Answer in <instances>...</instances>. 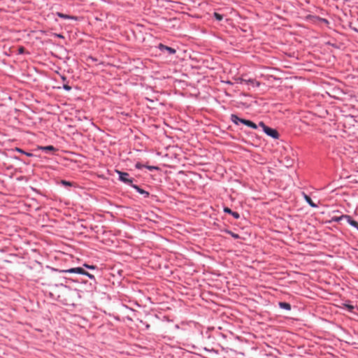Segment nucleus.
Instances as JSON below:
<instances>
[{"instance_id":"obj_1","label":"nucleus","mask_w":358,"mask_h":358,"mask_svg":"<svg viewBox=\"0 0 358 358\" xmlns=\"http://www.w3.org/2000/svg\"><path fill=\"white\" fill-rule=\"evenodd\" d=\"M41 264L36 260L32 262L31 265L26 266V271L27 272L28 277L34 280H38L36 278L38 277V274L41 273Z\"/></svg>"},{"instance_id":"obj_2","label":"nucleus","mask_w":358,"mask_h":358,"mask_svg":"<svg viewBox=\"0 0 358 358\" xmlns=\"http://www.w3.org/2000/svg\"><path fill=\"white\" fill-rule=\"evenodd\" d=\"M59 272L84 275L87 276L90 279L94 280V281L96 282L94 275L86 271L83 267H74L66 270H60Z\"/></svg>"},{"instance_id":"obj_3","label":"nucleus","mask_w":358,"mask_h":358,"mask_svg":"<svg viewBox=\"0 0 358 358\" xmlns=\"http://www.w3.org/2000/svg\"><path fill=\"white\" fill-rule=\"evenodd\" d=\"M259 127H262L263 131L268 136L271 137L273 139H278L280 134L278 131L275 129H273L266 126L264 122H259Z\"/></svg>"},{"instance_id":"obj_4","label":"nucleus","mask_w":358,"mask_h":358,"mask_svg":"<svg viewBox=\"0 0 358 358\" xmlns=\"http://www.w3.org/2000/svg\"><path fill=\"white\" fill-rule=\"evenodd\" d=\"M115 172L118 175V179L122 182L123 183L130 185L133 187V185H135L134 184V181L135 179L134 178L130 177L129 174L127 172H123L119 170H115Z\"/></svg>"},{"instance_id":"obj_5","label":"nucleus","mask_w":358,"mask_h":358,"mask_svg":"<svg viewBox=\"0 0 358 358\" xmlns=\"http://www.w3.org/2000/svg\"><path fill=\"white\" fill-rule=\"evenodd\" d=\"M24 206L29 208V209L27 210L28 211V213H25L24 211V222L28 221L30 224H33L34 222H36V220L31 215V213L32 210H34L36 211L38 209V208L36 206H34V208H32L31 204L28 203L27 200H24Z\"/></svg>"},{"instance_id":"obj_6","label":"nucleus","mask_w":358,"mask_h":358,"mask_svg":"<svg viewBox=\"0 0 358 358\" xmlns=\"http://www.w3.org/2000/svg\"><path fill=\"white\" fill-rule=\"evenodd\" d=\"M230 120L236 125H238L240 123H242V124L246 125L248 127H250V124L252 122V121L249 120L241 118V117H239L236 114H231V116H230Z\"/></svg>"},{"instance_id":"obj_7","label":"nucleus","mask_w":358,"mask_h":358,"mask_svg":"<svg viewBox=\"0 0 358 358\" xmlns=\"http://www.w3.org/2000/svg\"><path fill=\"white\" fill-rule=\"evenodd\" d=\"M236 81L238 83L240 84H245V85H250L252 87H259L260 85V83L259 81H257L255 79L249 78V79H245L243 78L239 77L236 79Z\"/></svg>"},{"instance_id":"obj_8","label":"nucleus","mask_w":358,"mask_h":358,"mask_svg":"<svg viewBox=\"0 0 358 358\" xmlns=\"http://www.w3.org/2000/svg\"><path fill=\"white\" fill-rule=\"evenodd\" d=\"M159 49L164 53L167 52L168 55H173L176 52V49L165 45L162 43H159L158 45Z\"/></svg>"},{"instance_id":"obj_9","label":"nucleus","mask_w":358,"mask_h":358,"mask_svg":"<svg viewBox=\"0 0 358 358\" xmlns=\"http://www.w3.org/2000/svg\"><path fill=\"white\" fill-rule=\"evenodd\" d=\"M36 139V135L30 131H26L24 129V141L27 140L29 143L34 142Z\"/></svg>"},{"instance_id":"obj_10","label":"nucleus","mask_w":358,"mask_h":358,"mask_svg":"<svg viewBox=\"0 0 358 358\" xmlns=\"http://www.w3.org/2000/svg\"><path fill=\"white\" fill-rule=\"evenodd\" d=\"M43 150L45 152H55L57 150L56 148H55L53 145H47V146H37L36 149H34V151H38V150Z\"/></svg>"},{"instance_id":"obj_11","label":"nucleus","mask_w":358,"mask_h":358,"mask_svg":"<svg viewBox=\"0 0 358 358\" xmlns=\"http://www.w3.org/2000/svg\"><path fill=\"white\" fill-rule=\"evenodd\" d=\"M349 218H350V215H342L339 217L333 216L329 222H338L343 220H345L348 222Z\"/></svg>"},{"instance_id":"obj_12","label":"nucleus","mask_w":358,"mask_h":358,"mask_svg":"<svg viewBox=\"0 0 358 358\" xmlns=\"http://www.w3.org/2000/svg\"><path fill=\"white\" fill-rule=\"evenodd\" d=\"M25 124L28 127H31L36 124V122L31 117L25 118V112L24 111V125Z\"/></svg>"},{"instance_id":"obj_13","label":"nucleus","mask_w":358,"mask_h":358,"mask_svg":"<svg viewBox=\"0 0 358 358\" xmlns=\"http://www.w3.org/2000/svg\"><path fill=\"white\" fill-rule=\"evenodd\" d=\"M133 188L136 190L137 192L142 194L144 198H148L150 196V193L142 188H141L139 186L135 185H133Z\"/></svg>"},{"instance_id":"obj_14","label":"nucleus","mask_w":358,"mask_h":358,"mask_svg":"<svg viewBox=\"0 0 358 358\" xmlns=\"http://www.w3.org/2000/svg\"><path fill=\"white\" fill-rule=\"evenodd\" d=\"M224 212L226 213L231 215L236 220L240 218V214L238 212L232 211L228 207H224Z\"/></svg>"},{"instance_id":"obj_15","label":"nucleus","mask_w":358,"mask_h":358,"mask_svg":"<svg viewBox=\"0 0 358 358\" xmlns=\"http://www.w3.org/2000/svg\"><path fill=\"white\" fill-rule=\"evenodd\" d=\"M303 198L304 199L306 200V201L313 208H317L318 206L317 204H316L315 203H314L311 198L307 195L306 194H305L304 192H303Z\"/></svg>"},{"instance_id":"obj_16","label":"nucleus","mask_w":358,"mask_h":358,"mask_svg":"<svg viewBox=\"0 0 358 358\" xmlns=\"http://www.w3.org/2000/svg\"><path fill=\"white\" fill-rule=\"evenodd\" d=\"M57 15L61 18L66 19V20H76L77 17L73 15H69L67 14H64L62 13L57 12Z\"/></svg>"},{"instance_id":"obj_17","label":"nucleus","mask_w":358,"mask_h":358,"mask_svg":"<svg viewBox=\"0 0 358 358\" xmlns=\"http://www.w3.org/2000/svg\"><path fill=\"white\" fill-rule=\"evenodd\" d=\"M278 305L280 308H282V309H285L287 310H290L292 308L291 304L289 303H287V302L281 301V302H279Z\"/></svg>"},{"instance_id":"obj_18","label":"nucleus","mask_w":358,"mask_h":358,"mask_svg":"<svg viewBox=\"0 0 358 358\" xmlns=\"http://www.w3.org/2000/svg\"><path fill=\"white\" fill-rule=\"evenodd\" d=\"M348 223L358 230V222L353 220L351 216H350Z\"/></svg>"},{"instance_id":"obj_19","label":"nucleus","mask_w":358,"mask_h":358,"mask_svg":"<svg viewBox=\"0 0 358 358\" xmlns=\"http://www.w3.org/2000/svg\"><path fill=\"white\" fill-rule=\"evenodd\" d=\"M36 151L33 150V152H27L24 150V155L27 157H38L39 155L36 153Z\"/></svg>"},{"instance_id":"obj_20","label":"nucleus","mask_w":358,"mask_h":358,"mask_svg":"<svg viewBox=\"0 0 358 358\" xmlns=\"http://www.w3.org/2000/svg\"><path fill=\"white\" fill-rule=\"evenodd\" d=\"M225 232L229 235H231L234 238L238 239L240 238V236L238 234H235L230 230H225Z\"/></svg>"},{"instance_id":"obj_21","label":"nucleus","mask_w":358,"mask_h":358,"mask_svg":"<svg viewBox=\"0 0 358 358\" xmlns=\"http://www.w3.org/2000/svg\"><path fill=\"white\" fill-rule=\"evenodd\" d=\"M343 306L350 311V312H353L354 309H355V306L351 305L350 303H343Z\"/></svg>"},{"instance_id":"obj_22","label":"nucleus","mask_w":358,"mask_h":358,"mask_svg":"<svg viewBox=\"0 0 358 358\" xmlns=\"http://www.w3.org/2000/svg\"><path fill=\"white\" fill-rule=\"evenodd\" d=\"M83 267L87 268L90 270H98V268L96 265H90L87 264H84Z\"/></svg>"},{"instance_id":"obj_23","label":"nucleus","mask_w":358,"mask_h":358,"mask_svg":"<svg viewBox=\"0 0 358 358\" xmlns=\"http://www.w3.org/2000/svg\"><path fill=\"white\" fill-rule=\"evenodd\" d=\"M213 17L217 20L221 21L223 19V15L220 14L218 13L215 12L213 13Z\"/></svg>"},{"instance_id":"obj_24","label":"nucleus","mask_w":358,"mask_h":358,"mask_svg":"<svg viewBox=\"0 0 358 358\" xmlns=\"http://www.w3.org/2000/svg\"><path fill=\"white\" fill-rule=\"evenodd\" d=\"M31 97H32L31 93L24 89V98H25L27 100H29Z\"/></svg>"},{"instance_id":"obj_25","label":"nucleus","mask_w":358,"mask_h":358,"mask_svg":"<svg viewBox=\"0 0 358 358\" xmlns=\"http://www.w3.org/2000/svg\"><path fill=\"white\" fill-rule=\"evenodd\" d=\"M145 167L147 168L150 171L159 169V168L157 166H145Z\"/></svg>"},{"instance_id":"obj_26","label":"nucleus","mask_w":358,"mask_h":358,"mask_svg":"<svg viewBox=\"0 0 358 358\" xmlns=\"http://www.w3.org/2000/svg\"><path fill=\"white\" fill-rule=\"evenodd\" d=\"M62 184H63L65 186H72V184L71 182L69 181H66V180H62Z\"/></svg>"},{"instance_id":"obj_27","label":"nucleus","mask_w":358,"mask_h":358,"mask_svg":"<svg viewBox=\"0 0 358 358\" xmlns=\"http://www.w3.org/2000/svg\"><path fill=\"white\" fill-rule=\"evenodd\" d=\"M63 88L66 90V91H70L71 90V87L70 85H69L68 84H64L63 85Z\"/></svg>"},{"instance_id":"obj_28","label":"nucleus","mask_w":358,"mask_h":358,"mask_svg":"<svg viewBox=\"0 0 358 358\" xmlns=\"http://www.w3.org/2000/svg\"><path fill=\"white\" fill-rule=\"evenodd\" d=\"M135 167L137 169H142L143 167H145L144 165L141 164L140 162H137L136 164H135Z\"/></svg>"},{"instance_id":"obj_29","label":"nucleus","mask_w":358,"mask_h":358,"mask_svg":"<svg viewBox=\"0 0 358 358\" xmlns=\"http://www.w3.org/2000/svg\"><path fill=\"white\" fill-rule=\"evenodd\" d=\"M258 126H259V124L257 125L255 122H252V123L250 124L249 127L254 129H257L258 128Z\"/></svg>"},{"instance_id":"obj_30","label":"nucleus","mask_w":358,"mask_h":358,"mask_svg":"<svg viewBox=\"0 0 358 358\" xmlns=\"http://www.w3.org/2000/svg\"><path fill=\"white\" fill-rule=\"evenodd\" d=\"M24 77H25V74L24 73ZM26 77H27V80H25L24 79V81H23L24 85H27V84H28V83H29V75H27Z\"/></svg>"},{"instance_id":"obj_31","label":"nucleus","mask_w":358,"mask_h":358,"mask_svg":"<svg viewBox=\"0 0 358 358\" xmlns=\"http://www.w3.org/2000/svg\"><path fill=\"white\" fill-rule=\"evenodd\" d=\"M54 36L57 37V38H64L63 35L61 34H54Z\"/></svg>"},{"instance_id":"obj_32","label":"nucleus","mask_w":358,"mask_h":358,"mask_svg":"<svg viewBox=\"0 0 358 358\" xmlns=\"http://www.w3.org/2000/svg\"><path fill=\"white\" fill-rule=\"evenodd\" d=\"M22 51H23L22 46H19V48H18V52L20 54H22Z\"/></svg>"},{"instance_id":"obj_33","label":"nucleus","mask_w":358,"mask_h":358,"mask_svg":"<svg viewBox=\"0 0 358 358\" xmlns=\"http://www.w3.org/2000/svg\"><path fill=\"white\" fill-rule=\"evenodd\" d=\"M16 150L20 153H22V148H16Z\"/></svg>"},{"instance_id":"obj_34","label":"nucleus","mask_w":358,"mask_h":358,"mask_svg":"<svg viewBox=\"0 0 358 358\" xmlns=\"http://www.w3.org/2000/svg\"><path fill=\"white\" fill-rule=\"evenodd\" d=\"M321 20L323 22H325V23H328V20H326V19H324V18H322Z\"/></svg>"},{"instance_id":"obj_35","label":"nucleus","mask_w":358,"mask_h":358,"mask_svg":"<svg viewBox=\"0 0 358 358\" xmlns=\"http://www.w3.org/2000/svg\"><path fill=\"white\" fill-rule=\"evenodd\" d=\"M89 59H91V60H92V61H96V58H94V57H89Z\"/></svg>"},{"instance_id":"obj_36","label":"nucleus","mask_w":358,"mask_h":358,"mask_svg":"<svg viewBox=\"0 0 358 358\" xmlns=\"http://www.w3.org/2000/svg\"><path fill=\"white\" fill-rule=\"evenodd\" d=\"M62 79L63 81H65L66 80V78L65 76H62Z\"/></svg>"},{"instance_id":"obj_37","label":"nucleus","mask_w":358,"mask_h":358,"mask_svg":"<svg viewBox=\"0 0 358 358\" xmlns=\"http://www.w3.org/2000/svg\"><path fill=\"white\" fill-rule=\"evenodd\" d=\"M27 188H29L31 190H34V189L31 185H29Z\"/></svg>"},{"instance_id":"obj_38","label":"nucleus","mask_w":358,"mask_h":358,"mask_svg":"<svg viewBox=\"0 0 358 358\" xmlns=\"http://www.w3.org/2000/svg\"><path fill=\"white\" fill-rule=\"evenodd\" d=\"M27 255V252H24V253H23V255H24V259L25 258V255Z\"/></svg>"},{"instance_id":"obj_39","label":"nucleus","mask_w":358,"mask_h":358,"mask_svg":"<svg viewBox=\"0 0 358 358\" xmlns=\"http://www.w3.org/2000/svg\"><path fill=\"white\" fill-rule=\"evenodd\" d=\"M31 240H30V241H26V243H27V244H30V242H31Z\"/></svg>"},{"instance_id":"obj_40","label":"nucleus","mask_w":358,"mask_h":358,"mask_svg":"<svg viewBox=\"0 0 358 358\" xmlns=\"http://www.w3.org/2000/svg\"><path fill=\"white\" fill-rule=\"evenodd\" d=\"M32 252H36V250L35 249H31Z\"/></svg>"},{"instance_id":"obj_41","label":"nucleus","mask_w":358,"mask_h":358,"mask_svg":"<svg viewBox=\"0 0 358 358\" xmlns=\"http://www.w3.org/2000/svg\"><path fill=\"white\" fill-rule=\"evenodd\" d=\"M23 9L24 10L27 9V7L25 6H24Z\"/></svg>"}]
</instances>
